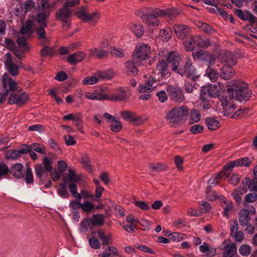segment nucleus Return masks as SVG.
Returning <instances> with one entry per match:
<instances>
[{"label": "nucleus", "instance_id": "nucleus-37", "mask_svg": "<svg viewBox=\"0 0 257 257\" xmlns=\"http://www.w3.org/2000/svg\"><path fill=\"white\" fill-rule=\"evenodd\" d=\"M205 123L209 130H215L220 127V122L213 117H207Z\"/></svg>", "mask_w": 257, "mask_h": 257}, {"label": "nucleus", "instance_id": "nucleus-31", "mask_svg": "<svg viewBox=\"0 0 257 257\" xmlns=\"http://www.w3.org/2000/svg\"><path fill=\"white\" fill-rule=\"evenodd\" d=\"M234 71L230 65H225L220 70V77L224 80L230 79L233 76Z\"/></svg>", "mask_w": 257, "mask_h": 257}, {"label": "nucleus", "instance_id": "nucleus-25", "mask_svg": "<svg viewBox=\"0 0 257 257\" xmlns=\"http://www.w3.org/2000/svg\"><path fill=\"white\" fill-rule=\"evenodd\" d=\"M235 14L241 20H248L252 23L256 22L257 18L248 11L244 12L241 10L237 9L235 11Z\"/></svg>", "mask_w": 257, "mask_h": 257}, {"label": "nucleus", "instance_id": "nucleus-29", "mask_svg": "<svg viewBox=\"0 0 257 257\" xmlns=\"http://www.w3.org/2000/svg\"><path fill=\"white\" fill-rule=\"evenodd\" d=\"M135 62L131 60H127L125 63V69L126 74L130 76H136L139 71L135 65Z\"/></svg>", "mask_w": 257, "mask_h": 257}, {"label": "nucleus", "instance_id": "nucleus-48", "mask_svg": "<svg viewBox=\"0 0 257 257\" xmlns=\"http://www.w3.org/2000/svg\"><path fill=\"white\" fill-rule=\"evenodd\" d=\"M205 74L212 82H215L219 76V74L216 71L212 69L211 66H208L207 68Z\"/></svg>", "mask_w": 257, "mask_h": 257}, {"label": "nucleus", "instance_id": "nucleus-21", "mask_svg": "<svg viewBox=\"0 0 257 257\" xmlns=\"http://www.w3.org/2000/svg\"><path fill=\"white\" fill-rule=\"evenodd\" d=\"M35 7V3L32 0H26L24 4H20L15 9V12L21 15H25L28 11H32Z\"/></svg>", "mask_w": 257, "mask_h": 257}, {"label": "nucleus", "instance_id": "nucleus-59", "mask_svg": "<svg viewBox=\"0 0 257 257\" xmlns=\"http://www.w3.org/2000/svg\"><path fill=\"white\" fill-rule=\"evenodd\" d=\"M244 206H246L245 203H253L257 200V193L255 192L249 193L244 197Z\"/></svg>", "mask_w": 257, "mask_h": 257}, {"label": "nucleus", "instance_id": "nucleus-2", "mask_svg": "<svg viewBox=\"0 0 257 257\" xmlns=\"http://www.w3.org/2000/svg\"><path fill=\"white\" fill-rule=\"evenodd\" d=\"M136 14L142 18L143 22L150 26H159V17L169 15L168 10L160 9L154 7H145L136 11Z\"/></svg>", "mask_w": 257, "mask_h": 257}, {"label": "nucleus", "instance_id": "nucleus-45", "mask_svg": "<svg viewBox=\"0 0 257 257\" xmlns=\"http://www.w3.org/2000/svg\"><path fill=\"white\" fill-rule=\"evenodd\" d=\"M74 125L77 127L78 130L82 134H83V122L82 120V116L81 113H77L75 114L74 117Z\"/></svg>", "mask_w": 257, "mask_h": 257}, {"label": "nucleus", "instance_id": "nucleus-6", "mask_svg": "<svg viewBox=\"0 0 257 257\" xmlns=\"http://www.w3.org/2000/svg\"><path fill=\"white\" fill-rule=\"evenodd\" d=\"M150 47L147 44L137 46L133 53V60L137 65H143V62L150 57Z\"/></svg>", "mask_w": 257, "mask_h": 257}, {"label": "nucleus", "instance_id": "nucleus-3", "mask_svg": "<svg viewBox=\"0 0 257 257\" xmlns=\"http://www.w3.org/2000/svg\"><path fill=\"white\" fill-rule=\"evenodd\" d=\"M183 45L187 52H192L197 47L207 48L211 45L209 39H204L200 35L191 36L185 39Z\"/></svg>", "mask_w": 257, "mask_h": 257}, {"label": "nucleus", "instance_id": "nucleus-19", "mask_svg": "<svg viewBox=\"0 0 257 257\" xmlns=\"http://www.w3.org/2000/svg\"><path fill=\"white\" fill-rule=\"evenodd\" d=\"M234 93L232 85L229 86L226 90L223 91L219 95L221 105L233 102L234 100Z\"/></svg>", "mask_w": 257, "mask_h": 257}, {"label": "nucleus", "instance_id": "nucleus-11", "mask_svg": "<svg viewBox=\"0 0 257 257\" xmlns=\"http://www.w3.org/2000/svg\"><path fill=\"white\" fill-rule=\"evenodd\" d=\"M173 30L177 38L179 40L189 38L191 36V28L186 25L175 24L173 26Z\"/></svg>", "mask_w": 257, "mask_h": 257}, {"label": "nucleus", "instance_id": "nucleus-33", "mask_svg": "<svg viewBox=\"0 0 257 257\" xmlns=\"http://www.w3.org/2000/svg\"><path fill=\"white\" fill-rule=\"evenodd\" d=\"M242 184L246 185L250 191H257V180L255 178L251 180L249 177H245L242 180Z\"/></svg>", "mask_w": 257, "mask_h": 257}, {"label": "nucleus", "instance_id": "nucleus-20", "mask_svg": "<svg viewBox=\"0 0 257 257\" xmlns=\"http://www.w3.org/2000/svg\"><path fill=\"white\" fill-rule=\"evenodd\" d=\"M3 87L5 89L9 90V92L19 91L17 83L9 77L6 73L4 74L2 78Z\"/></svg>", "mask_w": 257, "mask_h": 257}, {"label": "nucleus", "instance_id": "nucleus-50", "mask_svg": "<svg viewBox=\"0 0 257 257\" xmlns=\"http://www.w3.org/2000/svg\"><path fill=\"white\" fill-rule=\"evenodd\" d=\"M197 26L206 33H212L214 31V29L212 26L202 22H198Z\"/></svg>", "mask_w": 257, "mask_h": 257}, {"label": "nucleus", "instance_id": "nucleus-4", "mask_svg": "<svg viewBox=\"0 0 257 257\" xmlns=\"http://www.w3.org/2000/svg\"><path fill=\"white\" fill-rule=\"evenodd\" d=\"M236 99L240 101L248 100L251 95V91L247 83L239 81H234L231 85Z\"/></svg>", "mask_w": 257, "mask_h": 257}, {"label": "nucleus", "instance_id": "nucleus-8", "mask_svg": "<svg viewBox=\"0 0 257 257\" xmlns=\"http://www.w3.org/2000/svg\"><path fill=\"white\" fill-rule=\"evenodd\" d=\"M130 96L131 95L128 94L127 90L123 87H119L114 93L111 94L107 95L105 94V100L119 102L126 101Z\"/></svg>", "mask_w": 257, "mask_h": 257}, {"label": "nucleus", "instance_id": "nucleus-39", "mask_svg": "<svg viewBox=\"0 0 257 257\" xmlns=\"http://www.w3.org/2000/svg\"><path fill=\"white\" fill-rule=\"evenodd\" d=\"M131 28L136 37L138 38H141L143 36L144 33V26L142 24L139 23L138 24H133Z\"/></svg>", "mask_w": 257, "mask_h": 257}, {"label": "nucleus", "instance_id": "nucleus-27", "mask_svg": "<svg viewBox=\"0 0 257 257\" xmlns=\"http://www.w3.org/2000/svg\"><path fill=\"white\" fill-rule=\"evenodd\" d=\"M71 12L70 9L64 6L59 9L56 12L55 18L59 21H64L66 19H70Z\"/></svg>", "mask_w": 257, "mask_h": 257}, {"label": "nucleus", "instance_id": "nucleus-54", "mask_svg": "<svg viewBox=\"0 0 257 257\" xmlns=\"http://www.w3.org/2000/svg\"><path fill=\"white\" fill-rule=\"evenodd\" d=\"M17 42L19 46L24 50L26 51L29 50L30 46L27 42L26 37L24 36L18 37Z\"/></svg>", "mask_w": 257, "mask_h": 257}, {"label": "nucleus", "instance_id": "nucleus-23", "mask_svg": "<svg viewBox=\"0 0 257 257\" xmlns=\"http://www.w3.org/2000/svg\"><path fill=\"white\" fill-rule=\"evenodd\" d=\"M28 150H24V147H22L19 150L10 149L5 154L6 158L8 160H16L21 156L22 154H27Z\"/></svg>", "mask_w": 257, "mask_h": 257}, {"label": "nucleus", "instance_id": "nucleus-32", "mask_svg": "<svg viewBox=\"0 0 257 257\" xmlns=\"http://www.w3.org/2000/svg\"><path fill=\"white\" fill-rule=\"evenodd\" d=\"M45 27L40 26L37 28L36 30V35L38 39L40 40V43L42 45H45L48 44L50 40L46 37V32L44 30Z\"/></svg>", "mask_w": 257, "mask_h": 257}, {"label": "nucleus", "instance_id": "nucleus-55", "mask_svg": "<svg viewBox=\"0 0 257 257\" xmlns=\"http://www.w3.org/2000/svg\"><path fill=\"white\" fill-rule=\"evenodd\" d=\"M53 161L48 157H45L43 160V167L45 169L46 173L50 172L52 170V165Z\"/></svg>", "mask_w": 257, "mask_h": 257}, {"label": "nucleus", "instance_id": "nucleus-34", "mask_svg": "<svg viewBox=\"0 0 257 257\" xmlns=\"http://www.w3.org/2000/svg\"><path fill=\"white\" fill-rule=\"evenodd\" d=\"M91 225L90 218L88 217L84 218L79 223V231L81 233H86Z\"/></svg>", "mask_w": 257, "mask_h": 257}, {"label": "nucleus", "instance_id": "nucleus-56", "mask_svg": "<svg viewBox=\"0 0 257 257\" xmlns=\"http://www.w3.org/2000/svg\"><path fill=\"white\" fill-rule=\"evenodd\" d=\"M224 203L226 205L223 207L224 211L223 214L224 216L228 218L229 217V212L233 210V205L231 202H227V201H224Z\"/></svg>", "mask_w": 257, "mask_h": 257}, {"label": "nucleus", "instance_id": "nucleus-28", "mask_svg": "<svg viewBox=\"0 0 257 257\" xmlns=\"http://www.w3.org/2000/svg\"><path fill=\"white\" fill-rule=\"evenodd\" d=\"M50 16V11H44L40 13H38L36 16V22L40 26L47 27V19Z\"/></svg>", "mask_w": 257, "mask_h": 257}, {"label": "nucleus", "instance_id": "nucleus-10", "mask_svg": "<svg viewBox=\"0 0 257 257\" xmlns=\"http://www.w3.org/2000/svg\"><path fill=\"white\" fill-rule=\"evenodd\" d=\"M194 57H197L200 61L204 63L208 67L212 66L215 64V57L209 53L200 50L193 53Z\"/></svg>", "mask_w": 257, "mask_h": 257}, {"label": "nucleus", "instance_id": "nucleus-60", "mask_svg": "<svg viewBox=\"0 0 257 257\" xmlns=\"http://www.w3.org/2000/svg\"><path fill=\"white\" fill-rule=\"evenodd\" d=\"M98 81V79L96 77L91 76L85 77L82 81V83L84 85H93Z\"/></svg>", "mask_w": 257, "mask_h": 257}, {"label": "nucleus", "instance_id": "nucleus-42", "mask_svg": "<svg viewBox=\"0 0 257 257\" xmlns=\"http://www.w3.org/2000/svg\"><path fill=\"white\" fill-rule=\"evenodd\" d=\"M190 118L189 123L190 124L198 122L201 119V114L197 109H193L190 112Z\"/></svg>", "mask_w": 257, "mask_h": 257}, {"label": "nucleus", "instance_id": "nucleus-12", "mask_svg": "<svg viewBox=\"0 0 257 257\" xmlns=\"http://www.w3.org/2000/svg\"><path fill=\"white\" fill-rule=\"evenodd\" d=\"M120 115L124 120L133 122L135 125H140L144 122L141 116H137L135 113L129 110L121 111Z\"/></svg>", "mask_w": 257, "mask_h": 257}, {"label": "nucleus", "instance_id": "nucleus-1", "mask_svg": "<svg viewBox=\"0 0 257 257\" xmlns=\"http://www.w3.org/2000/svg\"><path fill=\"white\" fill-rule=\"evenodd\" d=\"M167 63L171 64V70L173 72L181 76H186L188 78L195 81L198 79L195 67L193 65L191 58L186 57L182 59L180 55L176 51H171L166 55Z\"/></svg>", "mask_w": 257, "mask_h": 257}, {"label": "nucleus", "instance_id": "nucleus-40", "mask_svg": "<svg viewBox=\"0 0 257 257\" xmlns=\"http://www.w3.org/2000/svg\"><path fill=\"white\" fill-rule=\"evenodd\" d=\"M107 52L101 49L98 50L97 48H92L89 50V56L94 57L96 58L101 59L106 56Z\"/></svg>", "mask_w": 257, "mask_h": 257}, {"label": "nucleus", "instance_id": "nucleus-43", "mask_svg": "<svg viewBox=\"0 0 257 257\" xmlns=\"http://www.w3.org/2000/svg\"><path fill=\"white\" fill-rule=\"evenodd\" d=\"M218 59L221 62H230L233 60V55L229 51H222L218 56Z\"/></svg>", "mask_w": 257, "mask_h": 257}, {"label": "nucleus", "instance_id": "nucleus-5", "mask_svg": "<svg viewBox=\"0 0 257 257\" xmlns=\"http://www.w3.org/2000/svg\"><path fill=\"white\" fill-rule=\"evenodd\" d=\"M189 114V109L185 105L172 109L167 113L165 118L170 123L175 124L182 120L184 117Z\"/></svg>", "mask_w": 257, "mask_h": 257}, {"label": "nucleus", "instance_id": "nucleus-47", "mask_svg": "<svg viewBox=\"0 0 257 257\" xmlns=\"http://www.w3.org/2000/svg\"><path fill=\"white\" fill-rule=\"evenodd\" d=\"M36 176L41 181L43 180V176L46 172L45 169L40 164H37L34 167Z\"/></svg>", "mask_w": 257, "mask_h": 257}, {"label": "nucleus", "instance_id": "nucleus-62", "mask_svg": "<svg viewBox=\"0 0 257 257\" xmlns=\"http://www.w3.org/2000/svg\"><path fill=\"white\" fill-rule=\"evenodd\" d=\"M239 252L243 256H247L251 252V248L248 245L243 244L239 247Z\"/></svg>", "mask_w": 257, "mask_h": 257}, {"label": "nucleus", "instance_id": "nucleus-30", "mask_svg": "<svg viewBox=\"0 0 257 257\" xmlns=\"http://www.w3.org/2000/svg\"><path fill=\"white\" fill-rule=\"evenodd\" d=\"M81 180V178L79 175H77L74 172H73L71 168L68 169V176L63 177L62 180L67 183L68 185L70 183H76Z\"/></svg>", "mask_w": 257, "mask_h": 257}, {"label": "nucleus", "instance_id": "nucleus-22", "mask_svg": "<svg viewBox=\"0 0 257 257\" xmlns=\"http://www.w3.org/2000/svg\"><path fill=\"white\" fill-rule=\"evenodd\" d=\"M10 173L16 178H23L25 176L23 165L21 163L13 164L10 168Z\"/></svg>", "mask_w": 257, "mask_h": 257}, {"label": "nucleus", "instance_id": "nucleus-38", "mask_svg": "<svg viewBox=\"0 0 257 257\" xmlns=\"http://www.w3.org/2000/svg\"><path fill=\"white\" fill-rule=\"evenodd\" d=\"M90 220L91 225L94 226H101L104 224L103 215L100 214H93Z\"/></svg>", "mask_w": 257, "mask_h": 257}, {"label": "nucleus", "instance_id": "nucleus-49", "mask_svg": "<svg viewBox=\"0 0 257 257\" xmlns=\"http://www.w3.org/2000/svg\"><path fill=\"white\" fill-rule=\"evenodd\" d=\"M110 122H111L110 128L112 132L117 133L121 130L122 124L118 118H116L113 120L110 121Z\"/></svg>", "mask_w": 257, "mask_h": 257}, {"label": "nucleus", "instance_id": "nucleus-46", "mask_svg": "<svg viewBox=\"0 0 257 257\" xmlns=\"http://www.w3.org/2000/svg\"><path fill=\"white\" fill-rule=\"evenodd\" d=\"M224 115L228 116L232 114L235 109L236 106L233 102L226 103L225 105H222Z\"/></svg>", "mask_w": 257, "mask_h": 257}, {"label": "nucleus", "instance_id": "nucleus-13", "mask_svg": "<svg viewBox=\"0 0 257 257\" xmlns=\"http://www.w3.org/2000/svg\"><path fill=\"white\" fill-rule=\"evenodd\" d=\"M167 90L171 100L178 102L184 100V93L179 87L169 85L167 87Z\"/></svg>", "mask_w": 257, "mask_h": 257}, {"label": "nucleus", "instance_id": "nucleus-35", "mask_svg": "<svg viewBox=\"0 0 257 257\" xmlns=\"http://www.w3.org/2000/svg\"><path fill=\"white\" fill-rule=\"evenodd\" d=\"M68 184L65 183V181H62V182L59 184V188L57 189V194L63 198H67L69 195V192L67 189V185Z\"/></svg>", "mask_w": 257, "mask_h": 257}, {"label": "nucleus", "instance_id": "nucleus-51", "mask_svg": "<svg viewBox=\"0 0 257 257\" xmlns=\"http://www.w3.org/2000/svg\"><path fill=\"white\" fill-rule=\"evenodd\" d=\"M96 75L98 78L103 80H106L111 79L113 76V74L110 70H107L105 71H97Z\"/></svg>", "mask_w": 257, "mask_h": 257}, {"label": "nucleus", "instance_id": "nucleus-24", "mask_svg": "<svg viewBox=\"0 0 257 257\" xmlns=\"http://www.w3.org/2000/svg\"><path fill=\"white\" fill-rule=\"evenodd\" d=\"M86 54L82 51H78L69 55L67 61L71 65H75L81 62L85 57Z\"/></svg>", "mask_w": 257, "mask_h": 257}, {"label": "nucleus", "instance_id": "nucleus-14", "mask_svg": "<svg viewBox=\"0 0 257 257\" xmlns=\"http://www.w3.org/2000/svg\"><path fill=\"white\" fill-rule=\"evenodd\" d=\"M28 98V95L25 91H22L21 94L12 93L8 99V103L10 104H16L18 106H21L27 103Z\"/></svg>", "mask_w": 257, "mask_h": 257}, {"label": "nucleus", "instance_id": "nucleus-26", "mask_svg": "<svg viewBox=\"0 0 257 257\" xmlns=\"http://www.w3.org/2000/svg\"><path fill=\"white\" fill-rule=\"evenodd\" d=\"M96 233L101 241L102 245H107L112 243V235L110 233L105 234L104 231L100 229H97Z\"/></svg>", "mask_w": 257, "mask_h": 257}, {"label": "nucleus", "instance_id": "nucleus-41", "mask_svg": "<svg viewBox=\"0 0 257 257\" xmlns=\"http://www.w3.org/2000/svg\"><path fill=\"white\" fill-rule=\"evenodd\" d=\"M85 98L91 100H105V94L100 93L86 92L84 94Z\"/></svg>", "mask_w": 257, "mask_h": 257}, {"label": "nucleus", "instance_id": "nucleus-53", "mask_svg": "<svg viewBox=\"0 0 257 257\" xmlns=\"http://www.w3.org/2000/svg\"><path fill=\"white\" fill-rule=\"evenodd\" d=\"M109 52L112 56L117 58H123L125 56V53L122 49L120 48L111 47Z\"/></svg>", "mask_w": 257, "mask_h": 257}, {"label": "nucleus", "instance_id": "nucleus-52", "mask_svg": "<svg viewBox=\"0 0 257 257\" xmlns=\"http://www.w3.org/2000/svg\"><path fill=\"white\" fill-rule=\"evenodd\" d=\"M25 174V181L27 184H31L34 182V177L32 169L30 167H27L24 172Z\"/></svg>", "mask_w": 257, "mask_h": 257}, {"label": "nucleus", "instance_id": "nucleus-63", "mask_svg": "<svg viewBox=\"0 0 257 257\" xmlns=\"http://www.w3.org/2000/svg\"><path fill=\"white\" fill-rule=\"evenodd\" d=\"M134 203L136 206L142 210H148L150 208L148 203L145 201L135 200Z\"/></svg>", "mask_w": 257, "mask_h": 257}, {"label": "nucleus", "instance_id": "nucleus-58", "mask_svg": "<svg viewBox=\"0 0 257 257\" xmlns=\"http://www.w3.org/2000/svg\"><path fill=\"white\" fill-rule=\"evenodd\" d=\"M89 244L94 249H99L101 247V243L99 239L96 237L92 236L89 239Z\"/></svg>", "mask_w": 257, "mask_h": 257}, {"label": "nucleus", "instance_id": "nucleus-18", "mask_svg": "<svg viewBox=\"0 0 257 257\" xmlns=\"http://www.w3.org/2000/svg\"><path fill=\"white\" fill-rule=\"evenodd\" d=\"M4 64L6 68L12 76H16L19 74V65L15 64L12 62V56L9 52L6 55Z\"/></svg>", "mask_w": 257, "mask_h": 257}, {"label": "nucleus", "instance_id": "nucleus-17", "mask_svg": "<svg viewBox=\"0 0 257 257\" xmlns=\"http://www.w3.org/2000/svg\"><path fill=\"white\" fill-rule=\"evenodd\" d=\"M221 249L223 250V257H233L236 252L235 243L231 242L230 239H226L222 243Z\"/></svg>", "mask_w": 257, "mask_h": 257}, {"label": "nucleus", "instance_id": "nucleus-44", "mask_svg": "<svg viewBox=\"0 0 257 257\" xmlns=\"http://www.w3.org/2000/svg\"><path fill=\"white\" fill-rule=\"evenodd\" d=\"M80 208L85 212L89 213L94 211L95 205L91 202L85 201L83 203L80 204Z\"/></svg>", "mask_w": 257, "mask_h": 257}, {"label": "nucleus", "instance_id": "nucleus-64", "mask_svg": "<svg viewBox=\"0 0 257 257\" xmlns=\"http://www.w3.org/2000/svg\"><path fill=\"white\" fill-rule=\"evenodd\" d=\"M184 235V234L180 233L179 232L170 233L169 234V236H170V238L171 239L177 242L183 240L184 237H183V236Z\"/></svg>", "mask_w": 257, "mask_h": 257}, {"label": "nucleus", "instance_id": "nucleus-9", "mask_svg": "<svg viewBox=\"0 0 257 257\" xmlns=\"http://www.w3.org/2000/svg\"><path fill=\"white\" fill-rule=\"evenodd\" d=\"M256 212L255 208L251 205L247 206V208H243L239 212L238 219L241 226H244L250 220V215L254 214Z\"/></svg>", "mask_w": 257, "mask_h": 257}, {"label": "nucleus", "instance_id": "nucleus-57", "mask_svg": "<svg viewBox=\"0 0 257 257\" xmlns=\"http://www.w3.org/2000/svg\"><path fill=\"white\" fill-rule=\"evenodd\" d=\"M44 47L40 51V54L41 56H52L54 54V50L53 47H51L48 46L43 45Z\"/></svg>", "mask_w": 257, "mask_h": 257}, {"label": "nucleus", "instance_id": "nucleus-15", "mask_svg": "<svg viewBox=\"0 0 257 257\" xmlns=\"http://www.w3.org/2000/svg\"><path fill=\"white\" fill-rule=\"evenodd\" d=\"M251 163V160L248 157H243L233 161L227 163L224 166L225 170H229L231 172L235 167H249Z\"/></svg>", "mask_w": 257, "mask_h": 257}, {"label": "nucleus", "instance_id": "nucleus-61", "mask_svg": "<svg viewBox=\"0 0 257 257\" xmlns=\"http://www.w3.org/2000/svg\"><path fill=\"white\" fill-rule=\"evenodd\" d=\"M203 129L204 126L202 125L196 124L190 127L189 131L191 134L196 135L202 133Z\"/></svg>", "mask_w": 257, "mask_h": 257}, {"label": "nucleus", "instance_id": "nucleus-7", "mask_svg": "<svg viewBox=\"0 0 257 257\" xmlns=\"http://www.w3.org/2000/svg\"><path fill=\"white\" fill-rule=\"evenodd\" d=\"M219 90L216 84H210L208 86L202 87L200 90V99L202 101H207L210 97L218 96Z\"/></svg>", "mask_w": 257, "mask_h": 257}, {"label": "nucleus", "instance_id": "nucleus-36", "mask_svg": "<svg viewBox=\"0 0 257 257\" xmlns=\"http://www.w3.org/2000/svg\"><path fill=\"white\" fill-rule=\"evenodd\" d=\"M68 187L72 196L75 198V201L80 202L82 196L81 195V192L80 193L77 192V184L76 183H70Z\"/></svg>", "mask_w": 257, "mask_h": 257}, {"label": "nucleus", "instance_id": "nucleus-16", "mask_svg": "<svg viewBox=\"0 0 257 257\" xmlns=\"http://www.w3.org/2000/svg\"><path fill=\"white\" fill-rule=\"evenodd\" d=\"M155 73L157 76H159L162 80L170 75L168 65L165 60H162L158 62L156 67Z\"/></svg>", "mask_w": 257, "mask_h": 257}]
</instances>
